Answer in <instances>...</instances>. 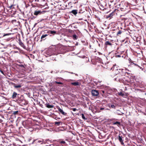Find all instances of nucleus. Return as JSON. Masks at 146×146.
<instances>
[{
	"label": "nucleus",
	"mask_w": 146,
	"mask_h": 146,
	"mask_svg": "<svg viewBox=\"0 0 146 146\" xmlns=\"http://www.w3.org/2000/svg\"><path fill=\"white\" fill-rule=\"evenodd\" d=\"M91 93L92 95L94 96H97L99 95L98 92L95 90H92V91Z\"/></svg>",
	"instance_id": "f257e3e1"
},
{
	"label": "nucleus",
	"mask_w": 146,
	"mask_h": 146,
	"mask_svg": "<svg viewBox=\"0 0 146 146\" xmlns=\"http://www.w3.org/2000/svg\"><path fill=\"white\" fill-rule=\"evenodd\" d=\"M123 137H122V136H120V135H119L118 139H119V142L121 143V144L123 145L124 143L123 142Z\"/></svg>",
	"instance_id": "f03ea898"
},
{
	"label": "nucleus",
	"mask_w": 146,
	"mask_h": 146,
	"mask_svg": "<svg viewBox=\"0 0 146 146\" xmlns=\"http://www.w3.org/2000/svg\"><path fill=\"white\" fill-rule=\"evenodd\" d=\"M57 108L59 111L63 115H66L67 114L66 113H65L63 111L62 109H61L60 107H58Z\"/></svg>",
	"instance_id": "7ed1b4c3"
},
{
	"label": "nucleus",
	"mask_w": 146,
	"mask_h": 146,
	"mask_svg": "<svg viewBox=\"0 0 146 146\" xmlns=\"http://www.w3.org/2000/svg\"><path fill=\"white\" fill-rule=\"evenodd\" d=\"M41 12L40 11H36L34 13V15H37L39 14H41Z\"/></svg>",
	"instance_id": "20e7f679"
},
{
	"label": "nucleus",
	"mask_w": 146,
	"mask_h": 146,
	"mask_svg": "<svg viewBox=\"0 0 146 146\" xmlns=\"http://www.w3.org/2000/svg\"><path fill=\"white\" fill-rule=\"evenodd\" d=\"M48 34H45L42 35L41 37V39L42 40H44L46 39V36H48Z\"/></svg>",
	"instance_id": "39448f33"
},
{
	"label": "nucleus",
	"mask_w": 146,
	"mask_h": 146,
	"mask_svg": "<svg viewBox=\"0 0 146 146\" xmlns=\"http://www.w3.org/2000/svg\"><path fill=\"white\" fill-rule=\"evenodd\" d=\"M56 33V31L52 30H50L48 31H47V33L48 34L50 33L51 34H55Z\"/></svg>",
	"instance_id": "423d86ee"
},
{
	"label": "nucleus",
	"mask_w": 146,
	"mask_h": 146,
	"mask_svg": "<svg viewBox=\"0 0 146 146\" xmlns=\"http://www.w3.org/2000/svg\"><path fill=\"white\" fill-rule=\"evenodd\" d=\"M113 125H117L118 127H119L121 125V123L120 122H119L118 121H116V122L113 123Z\"/></svg>",
	"instance_id": "0eeeda50"
},
{
	"label": "nucleus",
	"mask_w": 146,
	"mask_h": 146,
	"mask_svg": "<svg viewBox=\"0 0 146 146\" xmlns=\"http://www.w3.org/2000/svg\"><path fill=\"white\" fill-rule=\"evenodd\" d=\"M44 142V140L42 139H41L39 140H38L37 141V143H41V144H42Z\"/></svg>",
	"instance_id": "6e6552de"
},
{
	"label": "nucleus",
	"mask_w": 146,
	"mask_h": 146,
	"mask_svg": "<svg viewBox=\"0 0 146 146\" xmlns=\"http://www.w3.org/2000/svg\"><path fill=\"white\" fill-rule=\"evenodd\" d=\"M71 84L74 86H77L79 85V83L78 82H72Z\"/></svg>",
	"instance_id": "1a4fd4ad"
},
{
	"label": "nucleus",
	"mask_w": 146,
	"mask_h": 146,
	"mask_svg": "<svg viewBox=\"0 0 146 146\" xmlns=\"http://www.w3.org/2000/svg\"><path fill=\"white\" fill-rule=\"evenodd\" d=\"M71 13L73 14L74 15H76L77 13V10H73L72 11Z\"/></svg>",
	"instance_id": "9d476101"
},
{
	"label": "nucleus",
	"mask_w": 146,
	"mask_h": 146,
	"mask_svg": "<svg viewBox=\"0 0 146 146\" xmlns=\"http://www.w3.org/2000/svg\"><path fill=\"white\" fill-rule=\"evenodd\" d=\"M72 38L74 40H76L78 39V36H77L76 35L74 34L72 36Z\"/></svg>",
	"instance_id": "9b49d317"
},
{
	"label": "nucleus",
	"mask_w": 146,
	"mask_h": 146,
	"mask_svg": "<svg viewBox=\"0 0 146 146\" xmlns=\"http://www.w3.org/2000/svg\"><path fill=\"white\" fill-rule=\"evenodd\" d=\"M17 94L16 92H14L12 95L13 98H16L17 95Z\"/></svg>",
	"instance_id": "f8f14e48"
},
{
	"label": "nucleus",
	"mask_w": 146,
	"mask_h": 146,
	"mask_svg": "<svg viewBox=\"0 0 146 146\" xmlns=\"http://www.w3.org/2000/svg\"><path fill=\"white\" fill-rule=\"evenodd\" d=\"M105 44L106 45H109L110 46H111L112 44L111 43H110L109 41H107L105 42Z\"/></svg>",
	"instance_id": "ddd939ff"
},
{
	"label": "nucleus",
	"mask_w": 146,
	"mask_h": 146,
	"mask_svg": "<svg viewBox=\"0 0 146 146\" xmlns=\"http://www.w3.org/2000/svg\"><path fill=\"white\" fill-rule=\"evenodd\" d=\"M46 107L48 108H52L54 106L52 105H51L49 104H48L47 105Z\"/></svg>",
	"instance_id": "4468645a"
},
{
	"label": "nucleus",
	"mask_w": 146,
	"mask_h": 146,
	"mask_svg": "<svg viewBox=\"0 0 146 146\" xmlns=\"http://www.w3.org/2000/svg\"><path fill=\"white\" fill-rule=\"evenodd\" d=\"M18 112H19L18 111H13V114L15 115H17L18 114Z\"/></svg>",
	"instance_id": "2eb2a0df"
},
{
	"label": "nucleus",
	"mask_w": 146,
	"mask_h": 146,
	"mask_svg": "<svg viewBox=\"0 0 146 146\" xmlns=\"http://www.w3.org/2000/svg\"><path fill=\"white\" fill-rule=\"evenodd\" d=\"M21 86L20 85H15L14 86V87L16 88H19L21 87Z\"/></svg>",
	"instance_id": "dca6fc26"
},
{
	"label": "nucleus",
	"mask_w": 146,
	"mask_h": 146,
	"mask_svg": "<svg viewBox=\"0 0 146 146\" xmlns=\"http://www.w3.org/2000/svg\"><path fill=\"white\" fill-rule=\"evenodd\" d=\"M60 122L56 121L55 122V124L59 126L60 125Z\"/></svg>",
	"instance_id": "f3484780"
},
{
	"label": "nucleus",
	"mask_w": 146,
	"mask_h": 146,
	"mask_svg": "<svg viewBox=\"0 0 146 146\" xmlns=\"http://www.w3.org/2000/svg\"><path fill=\"white\" fill-rule=\"evenodd\" d=\"M122 31H119L117 33V35H120L122 33Z\"/></svg>",
	"instance_id": "a211bd4d"
},
{
	"label": "nucleus",
	"mask_w": 146,
	"mask_h": 146,
	"mask_svg": "<svg viewBox=\"0 0 146 146\" xmlns=\"http://www.w3.org/2000/svg\"><path fill=\"white\" fill-rule=\"evenodd\" d=\"M82 117L84 119L86 120L87 119L85 117L84 115L83 114H82Z\"/></svg>",
	"instance_id": "6ab92c4d"
},
{
	"label": "nucleus",
	"mask_w": 146,
	"mask_h": 146,
	"mask_svg": "<svg viewBox=\"0 0 146 146\" xmlns=\"http://www.w3.org/2000/svg\"><path fill=\"white\" fill-rule=\"evenodd\" d=\"M20 44L23 48L25 46L24 44L22 42H20Z\"/></svg>",
	"instance_id": "aec40b11"
},
{
	"label": "nucleus",
	"mask_w": 146,
	"mask_h": 146,
	"mask_svg": "<svg viewBox=\"0 0 146 146\" xmlns=\"http://www.w3.org/2000/svg\"><path fill=\"white\" fill-rule=\"evenodd\" d=\"M110 107H111V108H114V109H115V106L114 105H111L110 106Z\"/></svg>",
	"instance_id": "412c9836"
},
{
	"label": "nucleus",
	"mask_w": 146,
	"mask_h": 146,
	"mask_svg": "<svg viewBox=\"0 0 146 146\" xmlns=\"http://www.w3.org/2000/svg\"><path fill=\"white\" fill-rule=\"evenodd\" d=\"M55 83L58 84H62L63 83L62 82H58L57 81H55Z\"/></svg>",
	"instance_id": "4be33fe9"
},
{
	"label": "nucleus",
	"mask_w": 146,
	"mask_h": 146,
	"mask_svg": "<svg viewBox=\"0 0 146 146\" xmlns=\"http://www.w3.org/2000/svg\"><path fill=\"white\" fill-rule=\"evenodd\" d=\"M119 95L121 96H124V94L121 92L119 93Z\"/></svg>",
	"instance_id": "5701e85b"
},
{
	"label": "nucleus",
	"mask_w": 146,
	"mask_h": 146,
	"mask_svg": "<svg viewBox=\"0 0 146 146\" xmlns=\"http://www.w3.org/2000/svg\"><path fill=\"white\" fill-rule=\"evenodd\" d=\"M131 64H134L135 66H138L139 67H140V68H141L140 67V66H139L137 64H135V63H134L133 62H131Z\"/></svg>",
	"instance_id": "b1692460"
},
{
	"label": "nucleus",
	"mask_w": 146,
	"mask_h": 146,
	"mask_svg": "<svg viewBox=\"0 0 146 146\" xmlns=\"http://www.w3.org/2000/svg\"><path fill=\"white\" fill-rule=\"evenodd\" d=\"M60 143H61L64 144L65 143V142L64 141H62Z\"/></svg>",
	"instance_id": "393cba45"
},
{
	"label": "nucleus",
	"mask_w": 146,
	"mask_h": 146,
	"mask_svg": "<svg viewBox=\"0 0 146 146\" xmlns=\"http://www.w3.org/2000/svg\"><path fill=\"white\" fill-rule=\"evenodd\" d=\"M76 110V109L75 108H72V110L74 111H75Z\"/></svg>",
	"instance_id": "a878e982"
},
{
	"label": "nucleus",
	"mask_w": 146,
	"mask_h": 146,
	"mask_svg": "<svg viewBox=\"0 0 146 146\" xmlns=\"http://www.w3.org/2000/svg\"><path fill=\"white\" fill-rule=\"evenodd\" d=\"M104 108H100V109L101 110H104Z\"/></svg>",
	"instance_id": "bb28decb"
},
{
	"label": "nucleus",
	"mask_w": 146,
	"mask_h": 146,
	"mask_svg": "<svg viewBox=\"0 0 146 146\" xmlns=\"http://www.w3.org/2000/svg\"><path fill=\"white\" fill-rule=\"evenodd\" d=\"M0 72H1L3 74L4 72H3V71H1V70H0Z\"/></svg>",
	"instance_id": "cd10ccee"
},
{
	"label": "nucleus",
	"mask_w": 146,
	"mask_h": 146,
	"mask_svg": "<svg viewBox=\"0 0 146 146\" xmlns=\"http://www.w3.org/2000/svg\"><path fill=\"white\" fill-rule=\"evenodd\" d=\"M20 66L21 67H24V66L23 65H21Z\"/></svg>",
	"instance_id": "c85d7f7f"
},
{
	"label": "nucleus",
	"mask_w": 146,
	"mask_h": 146,
	"mask_svg": "<svg viewBox=\"0 0 146 146\" xmlns=\"http://www.w3.org/2000/svg\"><path fill=\"white\" fill-rule=\"evenodd\" d=\"M112 14V13H111L110 15V16H109V17H111V15Z\"/></svg>",
	"instance_id": "c756f323"
},
{
	"label": "nucleus",
	"mask_w": 146,
	"mask_h": 146,
	"mask_svg": "<svg viewBox=\"0 0 146 146\" xmlns=\"http://www.w3.org/2000/svg\"><path fill=\"white\" fill-rule=\"evenodd\" d=\"M36 140H37V139H36V140H34L33 141V143L35 141H36Z\"/></svg>",
	"instance_id": "7c9ffc66"
},
{
	"label": "nucleus",
	"mask_w": 146,
	"mask_h": 146,
	"mask_svg": "<svg viewBox=\"0 0 146 146\" xmlns=\"http://www.w3.org/2000/svg\"><path fill=\"white\" fill-rule=\"evenodd\" d=\"M102 92L103 93H104V91H102Z\"/></svg>",
	"instance_id": "2f4dec72"
},
{
	"label": "nucleus",
	"mask_w": 146,
	"mask_h": 146,
	"mask_svg": "<svg viewBox=\"0 0 146 146\" xmlns=\"http://www.w3.org/2000/svg\"><path fill=\"white\" fill-rule=\"evenodd\" d=\"M119 115H121L122 114H120V113H119Z\"/></svg>",
	"instance_id": "473e14b6"
},
{
	"label": "nucleus",
	"mask_w": 146,
	"mask_h": 146,
	"mask_svg": "<svg viewBox=\"0 0 146 146\" xmlns=\"http://www.w3.org/2000/svg\"><path fill=\"white\" fill-rule=\"evenodd\" d=\"M119 115H121L122 114H120V113H119Z\"/></svg>",
	"instance_id": "72a5a7b5"
},
{
	"label": "nucleus",
	"mask_w": 146,
	"mask_h": 146,
	"mask_svg": "<svg viewBox=\"0 0 146 146\" xmlns=\"http://www.w3.org/2000/svg\"><path fill=\"white\" fill-rule=\"evenodd\" d=\"M70 73L72 74H73V72H70Z\"/></svg>",
	"instance_id": "f704fd0d"
},
{
	"label": "nucleus",
	"mask_w": 146,
	"mask_h": 146,
	"mask_svg": "<svg viewBox=\"0 0 146 146\" xmlns=\"http://www.w3.org/2000/svg\"><path fill=\"white\" fill-rule=\"evenodd\" d=\"M138 146H141V145H138Z\"/></svg>",
	"instance_id": "c9c22d12"
},
{
	"label": "nucleus",
	"mask_w": 146,
	"mask_h": 146,
	"mask_svg": "<svg viewBox=\"0 0 146 146\" xmlns=\"http://www.w3.org/2000/svg\"><path fill=\"white\" fill-rule=\"evenodd\" d=\"M118 56V57H120V56Z\"/></svg>",
	"instance_id": "e433bc0d"
},
{
	"label": "nucleus",
	"mask_w": 146,
	"mask_h": 146,
	"mask_svg": "<svg viewBox=\"0 0 146 146\" xmlns=\"http://www.w3.org/2000/svg\"><path fill=\"white\" fill-rule=\"evenodd\" d=\"M145 95H146V93H145Z\"/></svg>",
	"instance_id": "4c0bfd02"
}]
</instances>
